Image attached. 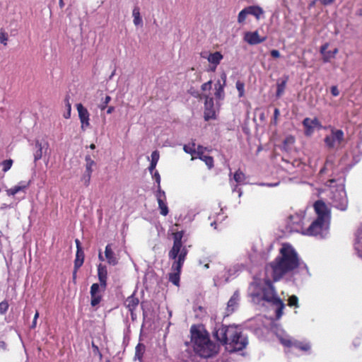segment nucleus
Here are the masks:
<instances>
[{
    "mask_svg": "<svg viewBox=\"0 0 362 362\" xmlns=\"http://www.w3.org/2000/svg\"><path fill=\"white\" fill-rule=\"evenodd\" d=\"M200 160H203L206 165L209 167V168H211L214 166V159L211 156L202 155L199 158Z\"/></svg>",
    "mask_w": 362,
    "mask_h": 362,
    "instance_id": "obj_33",
    "label": "nucleus"
},
{
    "mask_svg": "<svg viewBox=\"0 0 362 362\" xmlns=\"http://www.w3.org/2000/svg\"><path fill=\"white\" fill-rule=\"evenodd\" d=\"M331 208L323 201L318 200V235L322 238L329 234Z\"/></svg>",
    "mask_w": 362,
    "mask_h": 362,
    "instance_id": "obj_7",
    "label": "nucleus"
},
{
    "mask_svg": "<svg viewBox=\"0 0 362 362\" xmlns=\"http://www.w3.org/2000/svg\"><path fill=\"white\" fill-rule=\"evenodd\" d=\"M211 88V81L204 83L202 86V90L204 91L210 90Z\"/></svg>",
    "mask_w": 362,
    "mask_h": 362,
    "instance_id": "obj_44",
    "label": "nucleus"
},
{
    "mask_svg": "<svg viewBox=\"0 0 362 362\" xmlns=\"http://www.w3.org/2000/svg\"><path fill=\"white\" fill-rule=\"evenodd\" d=\"M214 336L230 352L242 350L247 344V339L238 326L218 325L214 328Z\"/></svg>",
    "mask_w": 362,
    "mask_h": 362,
    "instance_id": "obj_3",
    "label": "nucleus"
},
{
    "mask_svg": "<svg viewBox=\"0 0 362 362\" xmlns=\"http://www.w3.org/2000/svg\"><path fill=\"white\" fill-rule=\"evenodd\" d=\"M279 110L277 108H276V109L274 110V120H275V121H276V119H277V117H278V116H279Z\"/></svg>",
    "mask_w": 362,
    "mask_h": 362,
    "instance_id": "obj_56",
    "label": "nucleus"
},
{
    "mask_svg": "<svg viewBox=\"0 0 362 362\" xmlns=\"http://www.w3.org/2000/svg\"><path fill=\"white\" fill-rule=\"evenodd\" d=\"M75 242H76V245L77 250H78V248H81V246H80V244H81V243H80V241H79L78 239H76V240H75Z\"/></svg>",
    "mask_w": 362,
    "mask_h": 362,
    "instance_id": "obj_60",
    "label": "nucleus"
},
{
    "mask_svg": "<svg viewBox=\"0 0 362 362\" xmlns=\"http://www.w3.org/2000/svg\"><path fill=\"white\" fill-rule=\"evenodd\" d=\"M124 304L129 310L132 313V315H133V311L139 305V299L134 295H132L126 299Z\"/></svg>",
    "mask_w": 362,
    "mask_h": 362,
    "instance_id": "obj_23",
    "label": "nucleus"
},
{
    "mask_svg": "<svg viewBox=\"0 0 362 362\" xmlns=\"http://www.w3.org/2000/svg\"><path fill=\"white\" fill-rule=\"evenodd\" d=\"M240 299V295L238 292H235L231 296L227 304V315L232 313L238 306V303Z\"/></svg>",
    "mask_w": 362,
    "mask_h": 362,
    "instance_id": "obj_22",
    "label": "nucleus"
},
{
    "mask_svg": "<svg viewBox=\"0 0 362 362\" xmlns=\"http://www.w3.org/2000/svg\"><path fill=\"white\" fill-rule=\"evenodd\" d=\"M343 139L344 132L342 130H332V134L325 137V142L328 147L333 148L336 144H340Z\"/></svg>",
    "mask_w": 362,
    "mask_h": 362,
    "instance_id": "obj_9",
    "label": "nucleus"
},
{
    "mask_svg": "<svg viewBox=\"0 0 362 362\" xmlns=\"http://www.w3.org/2000/svg\"><path fill=\"white\" fill-rule=\"evenodd\" d=\"M7 41H8V35L6 34V33L4 30H1V31H0V42L2 43L4 45H6Z\"/></svg>",
    "mask_w": 362,
    "mask_h": 362,
    "instance_id": "obj_41",
    "label": "nucleus"
},
{
    "mask_svg": "<svg viewBox=\"0 0 362 362\" xmlns=\"http://www.w3.org/2000/svg\"><path fill=\"white\" fill-rule=\"evenodd\" d=\"M248 13L259 19L260 16L263 14V10L259 6H249L247 7Z\"/></svg>",
    "mask_w": 362,
    "mask_h": 362,
    "instance_id": "obj_28",
    "label": "nucleus"
},
{
    "mask_svg": "<svg viewBox=\"0 0 362 362\" xmlns=\"http://www.w3.org/2000/svg\"><path fill=\"white\" fill-rule=\"evenodd\" d=\"M249 293L254 303L261 304L264 301L272 303L276 306V318L279 319L282 316L285 305L276 296L269 280L262 281L255 279L249 287Z\"/></svg>",
    "mask_w": 362,
    "mask_h": 362,
    "instance_id": "obj_2",
    "label": "nucleus"
},
{
    "mask_svg": "<svg viewBox=\"0 0 362 362\" xmlns=\"http://www.w3.org/2000/svg\"><path fill=\"white\" fill-rule=\"evenodd\" d=\"M110 100H111V97L109 95H105V97L104 98H102L100 103L98 105V107L101 110H105L106 108V107L107 106L108 103L110 102Z\"/></svg>",
    "mask_w": 362,
    "mask_h": 362,
    "instance_id": "obj_36",
    "label": "nucleus"
},
{
    "mask_svg": "<svg viewBox=\"0 0 362 362\" xmlns=\"http://www.w3.org/2000/svg\"><path fill=\"white\" fill-rule=\"evenodd\" d=\"M216 118V110L214 108L213 98L206 95L205 96L204 103V119L208 121Z\"/></svg>",
    "mask_w": 362,
    "mask_h": 362,
    "instance_id": "obj_11",
    "label": "nucleus"
},
{
    "mask_svg": "<svg viewBox=\"0 0 362 362\" xmlns=\"http://www.w3.org/2000/svg\"><path fill=\"white\" fill-rule=\"evenodd\" d=\"M300 259L293 247L289 243H283L279 255L267 267L273 279L276 281L285 275L293 272L299 267Z\"/></svg>",
    "mask_w": 362,
    "mask_h": 362,
    "instance_id": "obj_1",
    "label": "nucleus"
},
{
    "mask_svg": "<svg viewBox=\"0 0 362 362\" xmlns=\"http://www.w3.org/2000/svg\"><path fill=\"white\" fill-rule=\"evenodd\" d=\"M30 185V181H21L16 185L6 190V194L9 197H13L16 194L23 192L25 193Z\"/></svg>",
    "mask_w": 362,
    "mask_h": 362,
    "instance_id": "obj_12",
    "label": "nucleus"
},
{
    "mask_svg": "<svg viewBox=\"0 0 362 362\" xmlns=\"http://www.w3.org/2000/svg\"><path fill=\"white\" fill-rule=\"evenodd\" d=\"M233 178L238 184H243L245 180V175L240 170H238L235 173Z\"/></svg>",
    "mask_w": 362,
    "mask_h": 362,
    "instance_id": "obj_31",
    "label": "nucleus"
},
{
    "mask_svg": "<svg viewBox=\"0 0 362 362\" xmlns=\"http://www.w3.org/2000/svg\"><path fill=\"white\" fill-rule=\"evenodd\" d=\"M8 309V304L6 302H1L0 303V313H4Z\"/></svg>",
    "mask_w": 362,
    "mask_h": 362,
    "instance_id": "obj_45",
    "label": "nucleus"
},
{
    "mask_svg": "<svg viewBox=\"0 0 362 362\" xmlns=\"http://www.w3.org/2000/svg\"><path fill=\"white\" fill-rule=\"evenodd\" d=\"M221 78L223 81V83H221L220 81H218L215 84V96L216 99L221 100L224 98L225 93H224V86L226 83V76L225 74H223L221 75Z\"/></svg>",
    "mask_w": 362,
    "mask_h": 362,
    "instance_id": "obj_19",
    "label": "nucleus"
},
{
    "mask_svg": "<svg viewBox=\"0 0 362 362\" xmlns=\"http://www.w3.org/2000/svg\"><path fill=\"white\" fill-rule=\"evenodd\" d=\"M36 324H37V320H34L33 319V323H32V328L35 327Z\"/></svg>",
    "mask_w": 362,
    "mask_h": 362,
    "instance_id": "obj_61",
    "label": "nucleus"
},
{
    "mask_svg": "<svg viewBox=\"0 0 362 362\" xmlns=\"http://www.w3.org/2000/svg\"><path fill=\"white\" fill-rule=\"evenodd\" d=\"M65 103H66V107L67 110L68 111H71V105L69 100L66 99Z\"/></svg>",
    "mask_w": 362,
    "mask_h": 362,
    "instance_id": "obj_54",
    "label": "nucleus"
},
{
    "mask_svg": "<svg viewBox=\"0 0 362 362\" xmlns=\"http://www.w3.org/2000/svg\"><path fill=\"white\" fill-rule=\"evenodd\" d=\"M276 337L284 346L289 348L293 352L308 353L311 349L308 341L293 340L283 329H277Z\"/></svg>",
    "mask_w": 362,
    "mask_h": 362,
    "instance_id": "obj_8",
    "label": "nucleus"
},
{
    "mask_svg": "<svg viewBox=\"0 0 362 362\" xmlns=\"http://www.w3.org/2000/svg\"><path fill=\"white\" fill-rule=\"evenodd\" d=\"M286 84V79L277 83L276 96L280 97L284 93Z\"/></svg>",
    "mask_w": 362,
    "mask_h": 362,
    "instance_id": "obj_32",
    "label": "nucleus"
},
{
    "mask_svg": "<svg viewBox=\"0 0 362 362\" xmlns=\"http://www.w3.org/2000/svg\"><path fill=\"white\" fill-rule=\"evenodd\" d=\"M332 165H333V163L332 162L327 161L325 163V167H324L323 168H322L320 170V174L324 173L326 168H327L328 166L332 167Z\"/></svg>",
    "mask_w": 362,
    "mask_h": 362,
    "instance_id": "obj_50",
    "label": "nucleus"
},
{
    "mask_svg": "<svg viewBox=\"0 0 362 362\" xmlns=\"http://www.w3.org/2000/svg\"><path fill=\"white\" fill-rule=\"evenodd\" d=\"M270 53L274 58H279L281 56L280 52L276 49L272 50Z\"/></svg>",
    "mask_w": 362,
    "mask_h": 362,
    "instance_id": "obj_49",
    "label": "nucleus"
},
{
    "mask_svg": "<svg viewBox=\"0 0 362 362\" xmlns=\"http://www.w3.org/2000/svg\"><path fill=\"white\" fill-rule=\"evenodd\" d=\"M279 185V182H274V183H264V182H261V183H259L258 185L259 186H267V187H276L278 186Z\"/></svg>",
    "mask_w": 362,
    "mask_h": 362,
    "instance_id": "obj_48",
    "label": "nucleus"
},
{
    "mask_svg": "<svg viewBox=\"0 0 362 362\" xmlns=\"http://www.w3.org/2000/svg\"><path fill=\"white\" fill-rule=\"evenodd\" d=\"M35 146L34 159L37 161L42 157L44 153H47L49 148V144L47 141L40 142V141H36Z\"/></svg>",
    "mask_w": 362,
    "mask_h": 362,
    "instance_id": "obj_14",
    "label": "nucleus"
},
{
    "mask_svg": "<svg viewBox=\"0 0 362 362\" xmlns=\"http://www.w3.org/2000/svg\"><path fill=\"white\" fill-rule=\"evenodd\" d=\"M90 295H91V302H90L91 305L95 306L98 304H99V303L101 300V296L100 294H98V295L90 294Z\"/></svg>",
    "mask_w": 362,
    "mask_h": 362,
    "instance_id": "obj_40",
    "label": "nucleus"
},
{
    "mask_svg": "<svg viewBox=\"0 0 362 362\" xmlns=\"http://www.w3.org/2000/svg\"><path fill=\"white\" fill-rule=\"evenodd\" d=\"M13 160L11 159L6 160L1 163L3 167V171H8L12 166Z\"/></svg>",
    "mask_w": 362,
    "mask_h": 362,
    "instance_id": "obj_39",
    "label": "nucleus"
},
{
    "mask_svg": "<svg viewBox=\"0 0 362 362\" xmlns=\"http://www.w3.org/2000/svg\"><path fill=\"white\" fill-rule=\"evenodd\" d=\"M71 116V111H68L64 115V118L69 119Z\"/></svg>",
    "mask_w": 362,
    "mask_h": 362,
    "instance_id": "obj_58",
    "label": "nucleus"
},
{
    "mask_svg": "<svg viewBox=\"0 0 362 362\" xmlns=\"http://www.w3.org/2000/svg\"><path fill=\"white\" fill-rule=\"evenodd\" d=\"M303 125L305 134L310 136L314 133L315 129L317 127V119L315 117L313 119L305 118L303 121Z\"/></svg>",
    "mask_w": 362,
    "mask_h": 362,
    "instance_id": "obj_21",
    "label": "nucleus"
},
{
    "mask_svg": "<svg viewBox=\"0 0 362 362\" xmlns=\"http://www.w3.org/2000/svg\"><path fill=\"white\" fill-rule=\"evenodd\" d=\"M331 93L333 96H338L339 95V91L336 86H332Z\"/></svg>",
    "mask_w": 362,
    "mask_h": 362,
    "instance_id": "obj_46",
    "label": "nucleus"
},
{
    "mask_svg": "<svg viewBox=\"0 0 362 362\" xmlns=\"http://www.w3.org/2000/svg\"><path fill=\"white\" fill-rule=\"evenodd\" d=\"M235 87L238 91V95L240 98L243 97L245 94V85L243 82L238 81L235 84Z\"/></svg>",
    "mask_w": 362,
    "mask_h": 362,
    "instance_id": "obj_37",
    "label": "nucleus"
},
{
    "mask_svg": "<svg viewBox=\"0 0 362 362\" xmlns=\"http://www.w3.org/2000/svg\"><path fill=\"white\" fill-rule=\"evenodd\" d=\"M288 305L291 308H297L298 305V298L296 296L292 295L288 298Z\"/></svg>",
    "mask_w": 362,
    "mask_h": 362,
    "instance_id": "obj_34",
    "label": "nucleus"
},
{
    "mask_svg": "<svg viewBox=\"0 0 362 362\" xmlns=\"http://www.w3.org/2000/svg\"><path fill=\"white\" fill-rule=\"evenodd\" d=\"M59 6H60L61 8H63V7H64V4L63 0H59Z\"/></svg>",
    "mask_w": 362,
    "mask_h": 362,
    "instance_id": "obj_62",
    "label": "nucleus"
},
{
    "mask_svg": "<svg viewBox=\"0 0 362 362\" xmlns=\"http://www.w3.org/2000/svg\"><path fill=\"white\" fill-rule=\"evenodd\" d=\"M328 47V45L325 44L320 48V52L322 55L323 60L325 62H329L332 59L335 57L336 54L338 52V49L334 48L333 50L326 51Z\"/></svg>",
    "mask_w": 362,
    "mask_h": 362,
    "instance_id": "obj_20",
    "label": "nucleus"
},
{
    "mask_svg": "<svg viewBox=\"0 0 362 362\" xmlns=\"http://www.w3.org/2000/svg\"><path fill=\"white\" fill-rule=\"evenodd\" d=\"M192 342L194 349L200 356L209 358L216 352V346L209 337L207 332L202 326L191 327Z\"/></svg>",
    "mask_w": 362,
    "mask_h": 362,
    "instance_id": "obj_5",
    "label": "nucleus"
},
{
    "mask_svg": "<svg viewBox=\"0 0 362 362\" xmlns=\"http://www.w3.org/2000/svg\"><path fill=\"white\" fill-rule=\"evenodd\" d=\"M182 231L173 234V245L168 253L169 258L174 260L171 267L172 272L169 274V281L177 286L180 285L181 269L187 255V250L182 245Z\"/></svg>",
    "mask_w": 362,
    "mask_h": 362,
    "instance_id": "obj_4",
    "label": "nucleus"
},
{
    "mask_svg": "<svg viewBox=\"0 0 362 362\" xmlns=\"http://www.w3.org/2000/svg\"><path fill=\"white\" fill-rule=\"evenodd\" d=\"M10 207V205H8L6 204H2L1 206V209H7Z\"/></svg>",
    "mask_w": 362,
    "mask_h": 362,
    "instance_id": "obj_59",
    "label": "nucleus"
},
{
    "mask_svg": "<svg viewBox=\"0 0 362 362\" xmlns=\"http://www.w3.org/2000/svg\"><path fill=\"white\" fill-rule=\"evenodd\" d=\"M153 177L155 179L156 182L158 184V186L160 185V176L158 172L156 171L153 175Z\"/></svg>",
    "mask_w": 362,
    "mask_h": 362,
    "instance_id": "obj_47",
    "label": "nucleus"
},
{
    "mask_svg": "<svg viewBox=\"0 0 362 362\" xmlns=\"http://www.w3.org/2000/svg\"><path fill=\"white\" fill-rule=\"evenodd\" d=\"M98 258H99L100 260L104 261V257H103L101 252L99 253Z\"/></svg>",
    "mask_w": 362,
    "mask_h": 362,
    "instance_id": "obj_63",
    "label": "nucleus"
},
{
    "mask_svg": "<svg viewBox=\"0 0 362 362\" xmlns=\"http://www.w3.org/2000/svg\"><path fill=\"white\" fill-rule=\"evenodd\" d=\"M38 317H39V313L37 311V312L35 313V316H34V318H33V319H34V320H37Z\"/></svg>",
    "mask_w": 362,
    "mask_h": 362,
    "instance_id": "obj_64",
    "label": "nucleus"
},
{
    "mask_svg": "<svg viewBox=\"0 0 362 362\" xmlns=\"http://www.w3.org/2000/svg\"><path fill=\"white\" fill-rule=\"evenodd\" d=\"M158 208L161 215L165 216L168 214V207L167 206L166 199L157 200Z\"/></svg>",
    "mask_w": 362,
    "mask_h": 362,
    "instance_id": "obj_29",
    "label": "nucleus"
},
{
    "mask_svg": "<svg viewBox=\"0 0 362 362\" xmlns=\"http://www.w3.org/2000/svg\"><path fill=\"white\" fill-rule=\"evenodd\" d=\"M95 161L90 158V156H86V171L84 175L82 177V180L85 182L86 185L89 184L93 172V167L95 165Z\"/></svg>",
    "mask_w": 362,
    "mask_h": 362,
    "instance_id": "obj_15",
    "label": "nucleus"
},
{
    "mask_svg": "<svg viewBox=\"0 0 362 362\" xmlns=\"http://www.w3.org/2000/svg\"><path fill=\"white\" fill-rule=\"evenodd\" d=\"M0 349L4 351L6 349V344L3 341H0Z\"/></svg>",
    "mask_w": 362,
    "mask_h": 362,
    "instance_id": "obj_53",
    "label": "nucleus"
},
{
    "mask_svg": "<svg viewBox=\"0 0 362 362\" xmlns=\"http://www.w3.org/2000/svg\"><path fill=\"white\" fill-rule=\"evenodd\" d=\"M84 260V254L81 248H78L76 251V259L74 262V267H75V272H74V276L76 275V270L81 267L83 263Z\"/></svg>",
    "mask_w": 362,
    "mask_h": 362,
    "instance_id": "obj_24",
    "label": "nucleus"
},
{
    "mask_svg": "<svg viewBox=\"0 0 362 362\" xmlns=\"http://www.w3.org/2000/svg\"><path fill=\"white\" fill-rule=\"evenodd\" d=\"M76 107L78 111V117L81 124V129L85 130L90 126L89 112L81 103L76 104Z\"/></svg>",
    "mask_w": 362,
    "mask_h": 362,
    "instance_id": "obj_10",
    "label": "nucleus"
},
{
    "mask_svg": "<svg viewBox=\"0 0 362 362\" xmlns=\"http://www.w3.org/2000/svg\"><path fill=\"white\" fill-rule=\"evenodd\" d=\"M294 142V138L293 136L287 137L285 140L286 144H293Z\"/></svg>",
    "mask_w": 362,
    "mask_h": 362,
    "instance_id": "obj_52",
    "label": "nucleus"
},
{
    "mask_svg": "<svg viewBox=\"0 0 362 362\" xmlns=\"http://www.w3.org/2000/svg\"><path fill=\"white\" fill-rule=\"evenodd\" d=\"M156 197L157 200L160 199H166L165 193L160 188V185L157 186V191L156 193Z\"/></svg>",
    "mask_w": 362,
    "mask_h": 362,
    "instance_id": "obj_38",
    "label": "nucleus"
},
{
    "mask_svg": "<svg viewBox=\"0 0 362 362\" xmlns=\"http://www.w3.org/2000/svg\"><path fill=\"white\" fill-rule=\"evenodd\" d=\"M312 208L313 209L314 211L317 214V201L313 202Z\"/></svg>",
    "mask_w": 362,
    "mask_h": 362,
    "instance_id": "obj_57",
    "label": "nucleus"
},
{
    "mask_svg": "<svg viewBox=\"0 0 362 362\" xmlns=\"http://www.w3.org/2000/svg\"><path fill=\"white\" fill-rule=\"evenodd\" d=\"M223 58V56L220 52H215L209 54L207 60L212 65L211 67V71L216 70L217 66L220 64Z\"/></svg>",
    "mask_w": 362,
    "mask_h": 362,
    "instance_id": "obj_16",
    "label": "nucleus"
},
{
    "mask_svg": "<svg viewBox=\"0 0 362 362\" xmlns=\"http://www.w3.org/2000/svg\"><path fill=\"white\" fill-rule=\"evenodd\" d=\"M204 150L205 148L202 146H197L196 147L195 156H197V158H199L200 156L204 154Z\"/></svg>",
    "mask_w": 362,
    "mask_h": 362,
    "instance_id": "obj_42",
    "label": "nucleus"
},
{
    "mask_svg": "<svg viewBox=\"0 0 362 362\" xmlns=\"http://www.w3.org/2000/svg\"><path fill=\"white\" fill-rule=\"evenodd\" d=\"M115 111V107L113 106H110L107 110V114L110 115Z\"/></svg>",
    "mask_w": 362,
    "mask_h": 362,
    "instance_id": "obj_55",
    "label": "nucleus"
},
{
    "mask_svg": "<svg viewBox=\"0 0 362 362\" xmlns=\"http://www.w3.org/2000/svg\"><path fill=\"white\" fill-rule=\"evenodd\" d=\"M310 221L305 218L301 214H295L288 217L286 220V227L291 232L300 233L305 235H315L317 230V218L310 221L308 228L305 226Z\"/></svg>",
    "mask_w": 362,
    "mask_h": 362,
    "instance_id": "obj_6",
    "label": "nucleus"
},
{
    "mask_svg": "<svg viewBox=\"0 0 362 362\" xmlns=\"http://www.w3.org/2000/svg\"><path fill=\"white\" fill-rule=\"evenodd\" d=\"M151 165L148 168L149 169V171L151 172V173H153V171L154 170V169L156 168V166L158 163V161L159 160V153L158 151H154L152 152L151 153Z\"/></svg>",
    "mask_w": 362,
    "mask_h": 362,
    "instance_id": "obj_27",
    "label": "nucleus"
},
{
    "mask_svg": "<svg viewBox=\"0 0 362 362\" xmlns=\"http://www.w3.org/2000/svg\"><path fill=\"white\" fill-rule=\"evenodd\" d=\"M105 256L108 264L113 266L117 264L119 259L113 252L110 244L107 245L105 247Z\"/></svg>",
    "mask_w": 362,
    "mask_h": 362,
    "instance_id": "obj_17",
    "label": "nucleus"
},
{
    "mask_svg": "<svg viewBox=\"0 0 362 362\" xmlns=\"http://www.w3.org/2000/svg\"><path fill=\"white\" fill-rule=\"evenodd\" d=\"M145 346L143 344H138L135 349V356L134 359L138 360L140 362L142 361V358L144 356V354L145 352Z\"/></svg>",
    "mask_w": 362,
    "mask_h": 362,
    "instance_id": "obj_26",
    "label": "nucleus"
},
{
    "mask_svg": "<svg viewBox=\"0 0 362 362\" xmlns=\"http://www.w3.org/2000/svg\"><path fill=\"white\" fill-rule=\"evenodd\" d=\"M100 285L98 284H93L90 287V294L98 295Z\"/></svg>",
    "mask_w": 362,
    "mask_h": 362,
    "instance_id": "obj_43",
    "label": "nucleus"
},
{
    "mask_svg": "<svg viewBox=\"0 0 362 362\" xmlns=\"http://www.w3.org/2000/svg\"><path fill=\"white\" fill-rule=\"evenodd\" d=\"M98 276L100 284L103 288H105L107 285V271L106 266L100 264L98 266Z\"/></svg>",
    "mask_w": 362,
    "mask_h": 362,
    "instance_id": "obj_18",
    "label": "nucleus"
},
{
    "mask_svg": "<svg viewBox=\"0 0 362 362\" xmlns=\"http://www.w3.org/2000/svg\"><path fill=\"white\" fill-rule=\"evenodd\" d=\"M184 151L192 156V160L197 158L195 156L196 145L194 143L185 145L183 148Z\"/></svg>",
    "mask_w": 362,
    "mask_h": 362,
    "instance_id": "obj_30",
    "label": "nucleus"
},
{
    "mask_svg": "<svg viewBox=\"0 0 362 362\" xmlns=\"http://www.w3.org/2000/svg\"><path fill=\"white\" fill-rule=\"evenodd\" d=\"M133 23L135 26H142L143 21L140 15V9L139 7L135 6L132 11Z\"/></svg>",
    "mask_w": 362,
    "mask_h": 362,
    "instance_id": "obj_25",
    "label": "nucleus"
},
{
    "mask_svg": "<svg viewBox=\"0 0 362 362\" xmlns=\"http://www.w3.org/2000/svg\"><path fill=\"white\" fill-rule=\"evenodd\" d=\"M247 15H249V13H248V10H247V7L243 9L238 14V23H242L245 21V20L246 19Z\"/></svg>",
    "mask_w": 362,
    "mask_h": 362,
    "instance_id": "obj_35",
    "label": "nucleus"
},
{
    "mask_svg": "<svg viewBox=\"0 0 362 362\" xmlns=\"http://www.w3.org/2000/svg\"><path fill=\"white\" fill-rule=\"evenodd\" d=\"M266 39V37H260L257 31L247 32L244 36L245 41L252 45L263 42Z\"/></svg>",
    "mask_w": 362,
    "mask_h": 362,
    "instance_id": "obj_13",
    "label": "nucleus"
},
{
    "mask_svg": "<svg viewBox=\"0 0 362 362\" xmlns=\"http://www.w3.org/2000/svg\"><path fill=\"white\" fill-rule=\"evenodd\" d=\"M336 182V180L335 179H329L328 180L326 183H325V185L327 186V187H331L333 183H335Z\"/></svg>",
    "mask_w": 362,
    "mask_h": 362,
    "instance_id": "obj_51",
    "label": "nucleus"
}]
</instances>
